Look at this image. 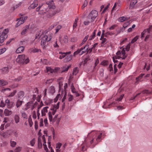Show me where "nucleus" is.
I'll list each match as a JSON object with an SVG mask.
<instances>
[{
	"instance_id": "6e6552de",
	"label": "nucleus",
	"mask_w": 152,
	"mask_h": 152,
	"mask_svg": "<svg viewBox=\"0 0 152 152\" xmlns=\"http://www.w3.org/2000/svg\"><path fill=\"white\" fill-rule=\"evenodd\" d=\"M98 15V12L96 10H93L89 14L88 19L91 20V22H93Z\"/></svg>"
},
{
	"instance_id": "2f4dec72",
	"label": "nucleus",
	"mask_w": 152,
	"mask_h": 152,
	"mask_svg": "<svg viewBox=\"0 0 152 152\" xmlns=\"http://www.w3.org/2000/svg\"><path fill=\"white\" fill-rule=\"evenodd\" d=\"M17 20H18V23H17L15 26L16 27H18L20 25L23 24V21L20 19V18L17 19Z\"/></svg>"
},
{
	"instance_id": "e433bc0d",
	"label": "nucleus",
	"mask_w": 152,
	"mask_h": 152,
	"mask_svg": "<svg viewBox=\"0 0 152 152\" xmlns=\"http://www.w3.org/2000/svg\"><path fill=\"white\" fill-rule=\"evenodd\" d=\"M67 96L68 98V101L69 102H71L74 99L73 96L70 94H68L67 95Z\"/></svg>"
},
{
	"instance_id": "f704fd0d",
	"label": "nucleus",
	"mask_w": 152,
	"mask_h": 152,
	"mask_svg": "<svg viewBox=\"0 0 152 152\" xmlns=\"http://www.w3.org/2000/svg\"><path fill=\"white\" fill-rule=\"evenodd\" d=\"M49 91L50 93L53 94L55 92V89L54 86H51L49 88Z\"/></svg>"
},
{
	"instance_id": "c9c22d12",
	"label": "nucleus",
	"mask_w": 152,
	"mask_h": 152,
	"mask_svg": "<svg viewBox=\"0 0 152 152\" xmlns=\"http://www.w3.org/2000/svg\"><path fill=\"white\" fill-rule=\"evenodd\" d=\"M38 148L39 149H41L42 146V144L41 142L40 139L38 138Z\"/></svg>"
},
{
	"instance_id": "338daca9",
	"label": "nucleus",
	"mask_w": 152,
	"mask_h": 152,
	"mask_svg": "<svg viewBox=\"0 0 152 152\" xmlns=\"http://www.w3.org/2000/svg\"><path fill=\"white\" fill-rule=\"evenodd\" d=\"M28 18L27 16H24L20 18V19L23 20V23Z\"/></svg>"
},
{
	"instance_id": "393cba45",
	"label": "nucleus",
	"mask_w": 152,
	"mask_h": 152,
	"mask_svg": "<svg viewBox=\"0 0 152 152\" xmlns=\"http://www.w3.org/2000/svg\"><path fill=\"white\" fill-rule=\"evenodd\" d=\"M4 113L6 116H9L12 113V111L10 110L7 109H5L4 111Z\"/></svg>"
},
{
	"instance_id": "603ef678",
	"label": "nucleus",
	"mask_w": 152,
	"mask_h": 152,
	"mask_svg": "<svg viewBox=\"0 0 152 152\" xmlns=\"http://www.w3.org/2000/svg\"><path fill=\"white\" fill-rule=\"evenodd\" d=\"M6 50V49L5 48H2L0 49V55L4 53Z\"/></svg>"
},
{
	"instance_id": "20e7f679",
	"label": "nucleus",
	"mask_w": 152,
	"mask_h": 152,
	"mask_svg": "<svg viewBox=\"0 0 152 152\" xmlns=\"http://www.w3.org/2000/svg\"><path fill=\"white\" fill-rule=\"evenodd\" d=\"M17 62L22 64H26L29 61L28 58L25 56L24 54L19 55L16 59Z\"/></svg>"
},
{
	"instance_id": "f257e3e1",
	"label": "nucleus",
	"mask_w": 152,
	"mask_h": 152,
	"mask_svg": "<svg viewBox=\"0 0 152 152\" xmlns=\"http://www.w3.org/2000/svg\"><path fill=\"white\" fill-rule=\"evenodd\" d=\"M105 134L103 132L93 131L89 133L84 142L81 145V151L86 150L87 147L94 148L104 138Z\"/></svg>"
},
{
	"instance_id": "13d9d810",
	"label": "nucleus",
	"mask_w": 152,
	"mask_h": 152,
	"mask_svg": "<svg viewBox=\"0 0 152 152\" xmlns=\"http://www.w3.org/2000/svg\"><path fill=\"white\" fill-rule=\"evenodd\" d=\"M88 3V1L87 0H85L84 2V4L83 5L82 8V9H83L87 5Z\"/></svg>"
},
{
	"instance_id": "a211bd4d",
	"label": "nucleus",
	"mask_w": 152,
	"mask_h": 152,
	"mask_svg": "<svg viewBox=\"0 0 152 152\" xmlns=\"http://www.w3.org/2000/svg\"><path fill=\"white\" fill-rule=\"evenodd\" d=\"M49 108L48 106L44 107L41 110V115L42 116H45L46 113L48 112V109Z\"/></svg>"
},
{
	"instance_id": "37998d69",
	"label": "nucleus",
	"mask_w": 152,
	"mask_h": 152,
	"mask_svg": "<svg viewBox=\"0 0 152 152\" xmlns=\"http://www.w3.org/2000/svg\"><path fill=\"white\" fill-rule=\"evenodd\" d=\"M78 70L77 68H75L73 71L72 74L73 75H76L78 73Z\"/></svg>"
},
{
	"instance_id": "79ce46f5",
	"label": "nucleus",
	"mask_w": 152,
	"mask_h": 152,
	"mask_svg": "<svg viewBox=\"0 0 152 152\" xmlns=\"http://www.w3.org/2000/svg\"><path fill=\"white\" fill-rule=\"evenodd\" d=\"M102 41L101 42L102 46H103L105 44L107 43V39L105 38H102V39H100Z\"/></svg>"
},
{
	"instance_id": "a19ab883",
	"label": "nucleus",
	"mask_w": 152,
	"mask_h": 152,
	"mask_svg": "<svg viewBox=\"0 0 152 152\" xmlns=\"http://www.w3.org/2000/svg\"><path fill=\"white\" fill-rule=\"evenodd\" d=\"M45 37H43L42 38L41 42V45L42 46L45 45L46 44V42H47L45 40Z\"/></svg>"
},
{
	"instance_id": "8fccbe9b",
	"label": "nucleus",
	"mask_w": 152,
	"mask_h": 152,
	"mask_svg": "<svg viewBox=\"0 0 152 152\" xmlns=\"http://www.w3.org/2000/svg\"><path fill=\"white\" fill-rule=\"evenodd\" d=\"M130 44L129 43L127 45L125 48H124L123 49H124L125 50H126V51H129L130 49Z\"/></svg>"
},
{
	"instance_id": "4be33fe9",
	"label": "nucleus",
	"mask_w": 152,
	"mask_h": 152,
	"mask_svg": "<svg viewBox=\"0 0 152 152\" xmlns=\"http://www.w3.org/2000/svg\"><path fill=\"white\" fill-rule=\"evenodd\" d=\"M47 72H49L48 74L50 73L52 74L53 73L56 72V70L52 69L50 67H46V68Z\"/></svg>"
},
{
	"instance_id": "69168bd1",
	"label": "nucleus",
	"mask_w": 152,
	"mask_h": 152,
	"mask_svg": "<svg viewBox=\"0 0 152 152\" xmlns=\"http://www.w3.org/2000/svg\"><path fill=\"white\" fill-rule=\"evenodd\" d=\"M22 79V77L21 76H19L16 78H15L14 80L15 81L18 82L21 80Z\"/></svg>"
},
{
	"instance_id": "473e14b6",
	"label": "nucleus",
	"mask_w": 152,
	"mask_h": 152,
	"mask_svg": "<svg viewBox=\"0 0 152 152\" xmlns=\"http://www.w3.org/2000/svg\"><path fill=\"white\" fill-rule=\"evenodd\" d=\"M144 75V74H140L139 77L136 78V83H137L139 81H141V79L143 75Z\"/></svg>"
},
{
	"instance_id": "5701e85b",
	"label": "nucleus",
	"mask_w": 152,
	"mask_h": 152,
	"mask_svg": "<svg viewBox=\"0 0 152 152\" xmlns=\"http://www.w3.org/2000/svg\"><path fill=\"white\" fill-rule=\"evenodd\" d=\"M72 58V55L68 56L64 59V61L65 62H68L71 60Z\"/></svg>"
},
{
	"instance_id": "a878e982",
	"label": "nucleus",
	"mask_w": 152,
	"mask_h": 152,
	"mask_svg": "<svg viewBox=\"0 0 152 152\" xmlns=\"http://www.w3.org/2000/svg\"><path fill=\"white\" fill-rule=\"evenodd\" d=\"M20 99H18L16 102V106L17 108L19 107L24 102L22 100H20Z\"/></svg>"
},
{
	"instance_id": "ea45409f",
	"label": "nucleus",
	"mask_w": 152,
	"mask_h": 152,
	"mask_svg": "<svg viewBox=\"0 0 152 152\" xmlns=\"http://www.w3.org/2000/svg\"><path fill=\"white\" fill-rule=\"evenodd\" d=\"M28 26H26L23 30V31L21 32V34L22 35L25 34L26 32L27 29H28Z\"/></svg>"
},
{
	"instance_id": "9b49d317",
	"label": "nucleus",
	"mask_w": 152,
	"mask_h": 152,
	"mask_svg": "<svg viewBox=\"0 0 152 152\" xmlns=\"http://www.w3.org/2000/svg\"><path fill=\"white\" fill-rule=\"evenodd\" d=\"M46 17L47 18H50L54 16L56 14V11L54 10L48 9L47 12Z\"/></svg>"
},
{
	"instance_id": "ddd939ff",
	"label": "nucleus",
	"mask_w": 152,
	"mask_h": 152,
	"mask_svg": "<svg viewBox=\"0 0 152 152\" xmlns=\"http://www.w3.org/2000/svg\"><path fill=\"white\" fill-rule=\"evenodd\" d=\"M37 103V102H35L34 105H33V103L32 102H28L25 106V107L24 109V110H27L29 108H31V110H33Z\"/></svg>"
},
{
	"instance_id": "72a5a7b5",
	"label": "nucleus",
	"mask_w": 152,
	"mask_h": 152,
	"mask_svg": "<svg viewBox=\"0 0 152 152\" xmlns=\"http://www.w3.org/2000/svg\"><path fill=\"white\" fill-rule=\"evenodd\" d=\"M88 37L89 36L88 35H87L85 37L84 39L82 41V42L80 43V46H82L83 44H84L86 42Z\"/></svg>"
},
{
	"instance_id": "680f3d73",
	"label": "nucleus",
	"mask_w": 152,
	"mask_h": 152,
	"mask_svg": "<svg viewBox=\"0 0 152 152\" xmlns=\"http://www.w3.org/2000/svg\"><path fill=\"white\" fill-rule=\"evenodd\" d=\"M110 5V4H109L107 5V6L104 8V9L103 10V11L102 12V13H104L106 12V10L108 9Z\"/></svg>"
},
{
	"instance_id": "0eeeda50",
	"label": "nucleus",
	"mask_w": 152,
	"mask_h": 152,
	"mask_svg": "<svg viewBox=\"0 0 152 152\" xmlns=\"http://www.w3.org/2000/svg\"><path fill=\"white\" fill-rule=\"evenodd\" d=\"M48 9V8H47L46 5L43 4L41 6H39L36 8V10L37 11H39L40 10L38 13L40 15H43L47 13Z\"/></svg>"
},
{
	"instance_id": "e2e57ef3",
	"label": "nucleus",
	"mask_w": 152,
	"mask_h": 152,
	"mask_svg": "<svg viewBox=\"0 0 152 152\" xmlns=\"http://www.w3.org/2000/svg\"><path fill=\"white\" fill-rule=\"evenodd\" d=\"M91 20L90 19H88V21H84V24L85 25H88L90 23H92L93 22H91Z\"/></svg>"
},
{
	"instance_id": "0e129e2a",
	"label": "nucleus",
	"mask_w": 152,
	"mask_h": 152,
	"mask_svg": "<svg viewBox=\"0 0 152 152\" xmlns=\"http://www.w3.org/2000/svg\"><path fill=\"white\" fill-rule=\"evenodd\" d=\"M30 144L32 146H33L35 143V140L34 139H33L30 142Z\"/></svg>"
},
{
	"instance_id": "7ed1b4c3",
	"label": "nucleus",
	"mask_w": 152,
	"mask_h": 152,
	"mask_svg": "<svg viewBox=\"0 0 152 152\" xmlns=\"http://www.w3.org/2000/svg\"><path fill=\"white\" fill-rule=\"evenodd\" d=\"M61 94H58L56 97L54 99V101L55 102H56L59 99L61 98L62 97L63 98L62 99V102L63 103V106H65V100L66 99L67 96L66 92L65 90H62L61 92Z\"/></svg>"
},
{
	"instance_id": "c756f323",
	"label": "nucleus",
	"mask_w": 152,
	"mask_h": 152,
	"mask_svg": "<svg viewBox=\"0 0 152 152\" xmlns=\"http://www.w3.org/2000/svg\"><path fill=\"white\" fill-rule=\"evenodd\" d=\"M96 30H94L92 34L90 36L89 40H92L95 38L96 36Z\"/></svg>"
},
{
	"instance_id": "3c124183",
	"label": "nucleus",
	"mask_w": 152,
	"mask_h": 152,
	"mask_svg": "<svg viewBox=\"0 0 152 152\" xmlns=\"http://www.w3.org/2000/svg\"><path fill=\"white\" fill-rule=\"evenodd\" d=\"M28 122L30 126L31 127L33 124V122L32 121V120L31 118H29L28 119Z\"/></svg>"
},
{
	"instance_id": "de8ad7c7",
	"label": "nucleus",
	"mask_w": 152,
	"mask_h": 152,
	"mask_svg": "<svg viewBox=\"0 0 152 152\" xmlns=\"http://www.w3.org/2000/svg\"><path fill=\"white\" fill-rule=\"evenodd\" d=\"M101 64L104 66H107L108 64V61L104 60L101 63Z\"/></svg>"
},
{
	"instance_id": "c03bdc74",
	"label": "nucleus",
	"mask_w": 152,
	"mask_h": 152,
	"mask_svg": "<svg viewBox=\"0 0 152 152\" xmlns=\"http://www.w3.org/2000/svg\"><path fill=\"white\" fill-rule=\"evenodd\" d=\"M78 19L77 18L75 19V22L73 26V29H74L76 28L77 26V23Z\"/></svg>"
},
{
	"instance_id": "49530a36",
	"label": "nucleus",
	"mask_w": 152,
	"mask_h": 152,
	"mask_svg": "<svg viewBox=\"0 0 152 152\" xmlns=\"http://www.w3.org/2000/svg\"><path fill=\"white\" fill-rule=\"evenodd\" d=\"M21 116L23 118L27 119L28 118L27 114L25 112H23L21 113Z\"/></svg>"
},
{
	"instance_id": "4c0bfd02",
	"label": "nucleus",
	"mask_w": 152,
	"mask_h": 152,
	"mask_svg": "<svg viewBox=\"0 0 152 152\" xmlns=\"http://www.w3.org/2000/svg\"><path fill=\"white\" fill-rule=\"evenodd\" d=\"M22 4V2H20L19 3H18V4H16L15 5V6H14L13 7V10H14L15 9L17 8L18 7H19Z\"/></svg>"
},
{
	"instance_id": "cd10ccee",
	"label": "nucleus",
	"mask_w": 152,
	"mask_h": 152,
	"mask_svg": "<svg viewBox=\"0 0 152 152\" xmlns=\"http://www.w3.org/2000/svg\"><path fill=\"white\" fill-rule=\"evenodd\" d=\"M59 54H60V55L59 56V58L61 59L64 58L66 56V53H65L62 52H59Z\"/></svg>"
},
{
	"instance_id": "412c9836",
	"label": "nucleus",
	"mask_w": 152,
	"mask_h": 152,
	"mask_svg": "<svg viewBox=\"0 0 152 152\" xmlns=\"http://www.w3.org/2000/svg\"><path fill=\"white\" fill-rule=\"evenodd\" d=\"M52 34L51 33H49L48 35H45L43 37H45V40L47 42H48L52 38Z\"/></svg>"
},
{
	"instance_id": "2eb2a0df",
	"label": "nucleus",
	"mask_w": 152,
	"mask_h": 152,
	"mask_svg": "<svg viewBox=\"0 0 152 152\" xmlns=\"http://www.w3.org/2000/svg\"><path fill=\"white\" fill-rule=\"evenodd\" d=\"M124 96V94H122L119 97L117 98V99L115 100V102H112L111 104L109 105L108 107L109 108H110V106L112 105L113 104H117V102H119L121 101V100L123 98Z\"/></svg>"
},
{
	"instance_id": "423d86ee",
	"label": "nucleus",
	"mask_w": 152,
	"mask_h": 152,
	"mask_svg": "<svg viewBox=\"0 0 152 152\" xmlns=\"http://www.w3.org/2000/svg\"><path fill=\"white\" fill-rule=\"evenodd\" d=\"M59 102H58L56 105H55L53 106V107L51 109V111L49 112L48 115L49 120L50 121H52L54 120V119L53 118L52 115H54L55 114L56 110L59 108Z\"/></svg>"
},
{
	"instance_id": "5fc2aeb1",
	"label": "nucleus",
	"mask_w": 152,
	"mask_h": 152,
	"mask_svg": "<svg viewBox=\"0 0 152 152\" xmlns=\"http://www.w3.org/2000/svg\"><path fill=\"white\" fill-rule=\"evenodd\" d=\"M18 86V85L17 84H14L10 86V87L12 88H17Z\"/></svg>"
},
{
	"instance_id": "bb28decb",
	"label": "nucleus",
	"mask_w": 152,
	"mask_h": 152,
	"mask_svg": "<svg viewBox=\"0 0 152 152\" xmlns=\"http://www.w3.org/2000/svg\"><path fill=\"white\" fill-rule=\"evenodd\" d=\"M128 19L126 17L122 16L118 18V21L120 22H122L125 20H127Z\"/></svg>"
},
{
	"instance_id": "4468645a",
	"label": "nucleus",
	"mask_w": 152,
	"mask_h": 152,
	"mask_svg": "<svg viewBox=\"0 0 152 152\" xmlns=\"http://www.w3.org/2000/svg\"><path fill=\"white\" fill-rule=\"evenodd\" d=\"M5 103L7 107L8 108H11L15 105L14 102H10L9 99H6L5 101Z\"/></svg>"
},
{
	"instance_id": "9d476101",
	"label": "nucleus",
	"mask_w": 152,
	"mask_h": 152,
	"mask_svg": "<svg viewBox=\"0 0 152 152\" xmlns=\"http://www.w3.org/2000/svg\"><path fill=\"white\" fill-rule=\"evenodd\" d=\"M116 56L118 59L121 58L122 59H124L126 57L125 55V50L124 49H123L121 51H118L116 53Z\"/></svg>"
},
{
	"instance_id": "774afa93",
	"label": "nucleus",
	"mask_w": 152,
	"mask_h": 152,
	"mask_svg": "<svg viewBox=\"0 0 152 152\" xmlns=\"http://www.w3.org/2000/svg\"><path fill=\"white\" fill-rule=\"evenodd\" d=\"M41 50L40 49H38L36 48H35L34 49H33L32 50V51L34 53H36V52H38L39 51H40Z\"/></svg>"
},
{
	"instance_id": "a18cd8bd",
	"label": "nucleus",
	"mask_w": 152,
	"mask_h": 152,
	"mask_svg": "<svg viewBox=\"0 0 152 152\" xmlns=\"http://www.w3.org/2000/svg\"><path fill=\"white\" fill-rule=\"evenodd\" d=\"M10 145L12 147H14L16 145V142L14 141L11 140L10 142Z\"/></svg>"
},
{
	"instance_id": "6ab92c4d",
	"label": "nucleus",
	"mask_w": 152,
	"mask_h": 152,
	"mask_svg": "<svg viewBox=\"0 0 152 152\" xmlns=\"http://www.w3.org/2000/svg\"><path fill=\"white\" fill-rule=\"evenodd\" d=\"M137 3V0H132L131 1L130 4L129 9H133L134 7L135 4Z\"/></svg>"
},
{
	"instance_id": "b1692460",
	"label": "nucleus",
	"mask_w": 152,
	"mask_h": 152,
	"mask_svg": "<svg viewBox=\"0 0 152 152\" xmlns=\"http://www.w3.org/2000/svg\"><path fill=\"white\" fill-rule=\"evenodd\" d=\"M24 49V48L23 46H21L19 47L16 51V52L17 53H19L23 52Z\"/></svg>"
},
{
	"instance_id": "09e8293b",
	"label": "nucleus",
	"mask_w": 152,
	"mask_h": 152,
	"mask_svg": "<svg viewBox=\"0 0 152 152\" xmlns=\"http://www.w3.org/2000/svg\"><path fill=\"white\" fill-rule=\"evenodd\" d=\"M139 36H136L134 37L131 41V43H133L135 42L138 39Z\"/></svg>"
},
{
	"instance_id": "864d4df0",
	"label": "nucleus",
	"mask_w": 152,
	"mask_h": 152,
	"mask_svg": "<svg viewBox=\"0 0 152 152\" xmlns=\"http://www.w3.org/2000/svg\"><path fill=\"white\" fill-rule=\"evenodd\" d=\"M63 41L64 42L66 43L68 41V37L66 35H64L63 37Z\"/></svg>"
},
{
	"instance_id": "39448f33",
	"label": "nucleus",
	"mask_w": 152,
	"mask_h": 152,
	"mask_svg": "<svg viewBox=\"0 0 152 152\" xmlns=\"http://www.w3.org/2000/svg\"><path fill=\"white\" fill-rule=\"evenodd\" d=\"M8 31V29L3 30L2 28H0V43H2L7 38V34Z\"/></svg>"
},
{
	"instance_id": "bf43d9fd",
	"label": "nucleus",
	"mask_w": 152,
	"mask_h": 152,
	"mask_svg": "<svg viewBox=\"0 0 152 152\" xmlns=\"http://www.w3.org/2000/svg\"><path fill=\"white\" fill-rule=\"evenodd\" d=\"M21 147H17L15 150V152H19L21 150Z\"/></svg>"
},
{
	"instance_id": "c85d7f7f",
	"label": "nucleus",
	"mask_w": 152,
	"mask_h": 152,
	"mask_svg": "<svg viewBox=\"0 0 152 152\" xmlns=\"http://www.w3.org/2000/svg\"><path fill=\"white\" fill-rule=\"evenodd\" d=\"M14 118L15 123L16 124H18L19 122L20 118L18 115H15L14 116Z\"/></svg>"
},
{
	"instance_id": "7c9ffc66",
	"label": "nucleus",
	"mask_w": 152,
	"mask_h": 152,
	"mask_svg": "<svg viewBox=\"0 0 152 152\" xmlns=\"http://www.w3.org/2000/svg\"><path fill=\"white\" fill-rule=\"evenodd\" d=\"M7 82L3 80H0V86H3L7 84Z\"/></svg>"
},
{
	"instance_id": "dca6fc26",
	"label": "nucleus",
	"mask_w": 152,
	"mask_h": 152,
	"mask_svg": "<svg viewBox=\"0 0 152 152\" xmlns=\"http://www.w3.org/2000/svg\"><path fill=\"white\" fill-rule=\"evenodd\" d=\"M150 93V92L149 91L146 90H145L143 91H142L141 92L138 93V94H137V95L135 96H134L133 97H132L131 98L130 100H133L137 96L139 95H140V94H148Z\"/></svg>"
},
{
	"instance_id": "1a4fd4ad",
	"label": "nucleus",
	"mask_w": 152,
	"mask_h": 152,
	"mask_svg": "<svg viewBox=\"0 0 152 152\" xmlns=\"http://www.w3.org/2000/svg\"><path fill=\"white\" fill-rule=\"evenodd\" d=\"M42 139L44 143L43 144L44 149L46 151V152H54L53 150L52 149V148L51 147L50 142H48V147L49 149H50V151H48L47 145L46 144V142L45 141V137L44 135H43L42 137Z\"/></svg>"
},
{
	"instance_id": "58836bf2",
	"label": "nucleus",
	"mask_w": 152,
	"mask_h": 152,
	"mask_svg": "<svg viewBox=\"0 0 152 152\" xmlns=\"http://www.w3.org/2000/svg\"><path fill=\"white\" fill-rule=\"evenodd\" d=\"M2 71L3 73H7L9 72V69L8 67H4L2 69Z\"/></svg>"
},
{
	"instance_id": "f03ea898",
	"label": "nucleus",
	"mask_w": 152,
	"mask_h": 152,
	"mask_svg": "<svg viewBox=\"0 0 152 152\" xmlns=\"http://www.w3.org/2000/svg\"><path fill=\"white\" fill-rule=\"evenodd\" d=\"M93 49H94L92 47L89 48V45L87 44L84 47H82L74 52L73 56H75L78 54H79V55L81 56L86 52L87 53H90L92 52Z\"/></svg>"
},
{
	"instance_id": "f8f14e48",
	"label": "nucleus",
	"mask_w": 152,
	"mask_h": 152,
	"mask_svg": "<svg viewBox=\"0 0 152 152\" xmlns=\"http://www.w3.org/2000/svg\"><path fill=\"white\" fill-rule=\"evenodd\" d=\"M47 6V8H48L49 10L52 9L54 10L56 8L55 6L54 5V3L53 0H50L47 1L45 4Z\"/></svg>"
},
{
	"instance_id": "052dcab7",
	"label": "nucleus",
	"mask_w": 152,
	"mask_h": 152,
	"mask_svg": "<svg viewBox=\"0 0 152 152\" xmlns=\"http://www.w3.org/2000/svg\"><path fill=\"white\" fill-rule=\"evenodd\" d=\"M62 27V26L61 25H58L56 27V33H57L58 31Z\"/></svg>"
},
{
	"instance_id": "4d7b16f0",
	"label": "nucleus",
	"mask_w": 152,
	"mask_h": 152,
	"mask_svg": "<svg viewBox=\"0 0 152 152\" xmlns=\"http://www.w3.org/2000/svg\"><path fill=\"white\" fill-rule=\"evenodd\" d=\"M53 81V79H50L47 80L46 82V84H49L52 83Z\"/></svg>"
},
{
	"instance_id": "6e6d98bb",
	"label": "nucleus",
	"mask_w": 152,
	"mask_h": 152,
	"mask_svg": "<svg viewBox=\"0 0 152 152\" xmlns=\"http://www.w3.org/2000/svg\"><path fill=\"white\" fill-rule=\"evenodd\" d=\"M16 92L17 91L15 90L13 92L11 93L8 96L10 97H13L14 96V95L15 94Z\"/></svg>"
},
{
	"instance_id": "f3484780",
	"label": "nucleus",
	"mask_w": 152,
	"mask_h": 152,
	"mask_svg": "<svg viewBox=\"0 0 152 152\" xmlns=\"http://www.w3.org/2000/svg\"><path fill=\"white\" fill-rule=\"evenodd\" d=\"M18 96L19 99H21L22 100H23L24 98L25 97L24 96V92L22 91H19L18 93Z\"/></svg>"
},
{
	"instance_id": "aec40b11",
	"label": "nucleus",
	"mask_w": 152,
	"mask_h": 152,
	"mask_svg": "<svg viewBox=\"0 0 152 152\" xmlns=\"http://www.w3.org/2000/svg\"><path fill=\"white\" fill-rule=\"evenodd\" d=\"M61 145L62 144L60 142L57 143L56 144V152H61V150L60 149V148Z\"/></svg>"
}]
</instances>
